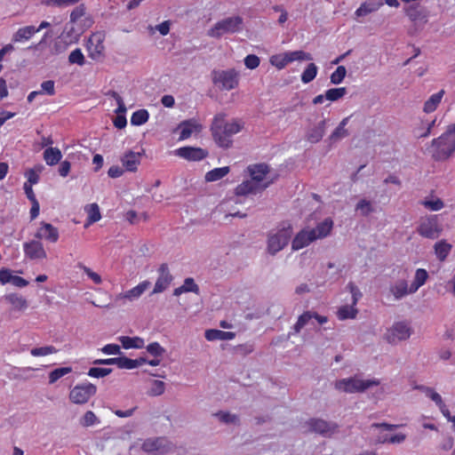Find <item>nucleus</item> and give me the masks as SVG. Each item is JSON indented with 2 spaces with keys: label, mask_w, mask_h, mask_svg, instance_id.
Masks as SVG:
<instances>
[{
  "label": "nucleus",
  "mask_w": 455,
  "mask_h": 455,
  "mask_svg": "<svg viewBox=\"0 0 455 455\" xmlns=\"http://www.w3.org/2000/svg\"><path fill=\"white\" fill-rule=\"evenodd\" d=\"M225 115L218 114L213 118L211 131L214 141L223 148H228L232 146V136L238 133L243 126L240 123L234 121L232 123H225Z\"/></svg>",
  "instance_id": "obj_1"
},
{
  "label": "nucleus",
  "mask_w": 455,
  "mask_h": 455,
  "mask_svg": "<svg viewBox=\"0 0 455 455\" xmlns=\"http://www.w3.org/2000/svg\"><path fill=\"white\" fill-rule=\"evenodd\" d=\"M243 28V19L241 16H232L219 20L209 29L208 36L220 38L225 34H235Z\"/></svg>",
  "instance_id": "obj_2"
},
{
  "label": "nucleus",
  "mask_w": 455,
  "mask_h": 455,
  "mask_svg": "<svg viewBox=\"0 0 455 455\" xmlns=\"http://www.w3.org/2000/svg\"><path fill=\"white\" fill-rule=\"evenodd\" d=\"M379 385V381L377 379L363 380L355 377H351L337 380L335 382V388L345 393H361L373 386Z\"/></svg>",
  "instance_id": "obj_3"
},
{
  "label": "nucleus",
  "mask_w": 455,
  "mask_h": 455,
  "mask_svg": "<svg viewBox=\"0 0 455 455\" xmlns=\"http://www.w3.org/2000/svg\"><path fill=\"white\" fill-rule=\"evenodd\" d=\"M211 76L212 83L220 90L230 91L238 85V73L234 68L227 70L214 69Z\"/></svg>",
  "instance_id": "obj_4"
},
{
  "label": "nucleus",
  "mask_w": 455,
  "mask_h": 455,
  "mask_svg": "<svg viewBox=\"0 0 455 455\" xmlns=\"http://www.w3.org/2000/svg\"><path fill=\"white\" fill-rule=\"evenodd\" d=\"M417 232L423 237L436 239L443 232V226L439 222L438 215H429L422 218Z\"/></svg>",
  "instance_id": "obj_5"
},
{
  "label": "nucleus",
  "mask_w": 455,
  "mask_h": 455,
  "mask_svg": "<svg viewBox=\"0 0 455 455\" xmlns=\"http://www.w3.org/2000/svg\"><path fill=\"white\" fill-rule=\"evenodd\" d=\"M150 282L144 281L140 283H139L137 286L133 287L132 289L125 291L121 292L117 294L113 303H108V305H98L99 307H106V308H113L116 307H119L121 305H124L125 303V300L133 301L137 299H139L145 291L149 287Z\"/></svg>",
  "instance_id": "obj_6"
},
{
  "label": "nucleus",
  "mask_w": 455,
  "mask_h": 455,
  "mask_svg": "<svg viewBox=\"0 0 455 455\" xmlns=\"http://www.w3.org/2000/svg\"><path fill=\"white\" fill-rule=\"evenodd\" d=\"M292 235V228L289 225L286 228H283L278 230L275 234L270 235L267 241V250L272 255H275L281 250H283L289 243Z\"/></svg>",
  "instance_id": "obj_7"
},
{
  "label": "nucleus",
  "mask_w": 455,
  "mask_h": 455,
  "mask_svg": "<svg viewBox=\"0 0 455 455\" xmlns=\"http://www.w3.org/2000/svg\"><path fill=\"white\" fill-rule=\"evenodd\" d=\"M97 392V387L92 383H84L75 386L69 392V400L75 404H84Z\"/></svg>",
  "instance_id": "obj_8"
},
{
  "label": "nucleus",
  "mask_w": 455,
  "mask_h": 455,
  "mask_svg": "<svg viewBox=\"0 0 455 455\" xmlns=\"http://www.w3.org/2000/svg\"><path fill=\"white\" fill-rule=\"evenodd\" d=\"M307 425L311 432L324 437H331L339 431V425L336 422L327 421L323 419H310Z\"/></svg>",
  "instance_id": "obj_9"
},
{
  "label": "nucleus",
  "mask_w": 455,
  "mask_h": 455,
  "mask_svg": "<svg viewBox=\"0 0 455 455\" xmlns=\"http://www.w3.org/2000/svg\"><path fill=\"white\" fill-rule=\"evenodd\" d=\"M141 449L149 455H164L171 451V443L164 437L148 438Z\"/></svg>",
  "instance_id": "obj_10"
},
{
  "label": "nucleus",
  "mask_w": 455,
  "mask_h": 455,
  "mask_svg": "<svg viewBox=\"0 0 455 455\" xmlns=\"http://www.w3.org/2000/svg\"><path fill=\"white\" fill-rule=\"evenodd\" d=\"M411 335V329L404 322L395 323L386 333V339L390 344L405 340Z\"/></svg>",
  "instance_id": "obj_11"
},
{
  "label": "nucleus",
  "mask_w": 455,
  "mask_h": 455,
  "mask_svg": "<svg viewBox=\"0 0 455 455\" xmlns=\"http://www.w3.org/2000/svg\"><path fill=\"white\" fill-rule=\"evenodd\" d=\"M273 182V180L266 181L265 183H257L251 180H247L235 188V194L238 196H247L250 194L256 195L263 192Z\"/></svg>",
  "instance_id": "obj_12"
},
{
  "label": "nucleus",
  "mask_w": 455,
  "mask_h": 455,
  "mask_svg": "<svg viewBox=\"0 0 455 455\" xmlns=\"http://www.w3.org/2000/svg\"><path fill=\"white\" fill-rule=\"evenodd\" d=\"M175 154L188 161H200L208 156V151L202 148L182 147L175 151Z\"/></svg>",
  "instance_id": "obj_13"
},
{
  "label": "nucleus",
  "mask_w": 455,
  "mask_h": 455,
  "mask_svg": "<svg viewBox=\"0 0 455 455\" xmlns=\"http://www.w3.org/2000/svg\"><path fill=\"white\" fill-rule=\"evenodd\" d=\"M159 276L156 282L152 293H159L167 289L172 283L173 277L169 271L168 265L163 263L158 268Z\"/></svg>",
  "instance_id": "obj_14"
},
{
  "label": "nucleus",
  "mask_w": 455,
  "mask_h": 455,
  "mask_svg": "<svg viewBox=\"0 0 455 455\" xmlns=\"http://www.w3.org/2000/svg\"><path fill=\"white\" fill-rule=\"evenodd\" d=\"M89 57L94 60H99L103 57L104 45L103 37L100 34H93L88 40Z\"/></svg>",
  "instance_id": "obj_15"
},
{
  "label": "nucleus",
  "mask_w": 455,
  "mask_h": 455,
  "mask_svg": "<svg viewBox=\"0 0 455 455\" xmlns=\"http://www.w3.org/2000/svg\"><path fill=\"white\" fill-rule=\"evenodd\" d=\"M25 255L30 259H42L47 257L43 243L37 240H32L23 244Z\"/></svg>",
  "instance_id": "obj_16"
},
{
  "label": "nucleus",
  "mask_w": 455,
  "mask_h": 455,
  "mask_svg": "<svg viewBox=\"0 0 455 455\" xmlns=\"http://www.w3.org/2000/svg\"><path fill=\"white\" fill-rule=\"evenodd\" d=\"M406 15L415 25H424L427 22V11L419 4H411L405 10Z\"/></svg>",
  "instance_id": "obj_17"
},
{
  "label": "nucleus",
  "mask_w": 455,
  "mask_h": 455,
  "mask_svg": "<svg viewBox=\"0 0 455 455\" xmlns=\"http://www.w3.org/2000/svg\"><path fill=\"white\" fill-rule=\"evenodd\" d=\"M59 230L57 228L50 223L42 221L41 227L35 234V237L37 239H44L50 243H56L59 240Z\"/></svg>",
  "instance_id": "obj_18"
},
{
  "label": "nucleus",
  "mask_w": 455,
  "mask_h": 455,
  "mask_svg": "<svg viewBox=\"0 0 455 455\" xmlns=\"http://www.w3.org/2000/svg\"><path fill=\"white\" fill-rule=\"evenodd\" d=\"M315 240V232L307 229H302L299 231L292 240L291 249L293 251L300 250L306 246H307L310 243Z\"/></svg>",
  "instance_id": "obj_19"
},
{
  "label": "nucleus",
  "mask_w": 455,
  "mask_h": 455,
  "mask_svg": "<svg viewBox=\"0 0 455 455\" xmlns=\"http://www.w3.org/2000/svg\"><path fill=\"white\" fill-rule=\"evenodd\" d=\"M178 129H180V135L179 140H183L189 138L193 132H201L203 126L196 120L191 118L182 121L179 124Z\"/></svg>",
  "instance_id": "obj_20"
},
{
  "label": "nucleus",
  "mask_w": 455,
  "mask_h": 455,
  "mask_svg": "<svg viewBox=\"0 0 455 455\" xmlns=\"http://www.w3.org/2000/svg\"><path fill=\"white\" fill-rule=\"evenodd\" d=\"M251 180L257 183H264L267 173L269 172V166L267 164H256L247 167Z\"/></svg>",
  "instance_id": "obj_21"
},
{
  "label": "nucleus",
  "mask_w": 455,
  "mask_h": 455,
  "mask_svg": "<svg viewBox=\"0 0 455 455\" xmlns=\"http://www.w3.org/2000/svg\"><path fill=\"white\" fill-rule=\"evenodd\" d=\"M140 153H136L133 152L132 150H129L121 157V162L126 171L136 172L138 165L140 163Z\"/></svg>",
  "instance_id": "obj_22"
},
{
  "label": "nucleus",
  "mask_w": 455,
  "mask_h": 455,
  "mask_svg": "<svg viewBox=\"0 0 455 455\" xmlns=\"http://www.w3.org/2000/svg\"><path fill=\"white\" fill-rule=\"evenodd\" d=\"M327 120L320 121L315 126L310 128L306 135V139L310 143L319 142L325 133Z\"/></svg>",
  "instance_id": "obj_23"
},
{
  "label": "nucleus",
  "mask_w": 455,
  "mask_h": 455,
  "mask_svg": "<svg viewBox=\"0 0 455 455\" xmlns=\"http://www.w3.org/2000/svg\"><path fill=\"white\" fill-rule=\"evenodd\" d=\"M384 4L382 0H367L363 2L360 7L355 11V14L357 17L366 16L373 12H376Z\"/></svg>",
  "instance_id": "obj_24"
},
{
  "label": "nucleus",
  "mask_w": 455,
  "mask_h": 455,
  "mask_svg": "<svg viewBox=\"0 0 455 455\" xmlns=\"http://www.w3.org/2000/svg\"><path fill=\"white\" fill-rule=\"evenodd\" d=\"M235 336V332L224 331L216 329H210L205 331L204 337L207 340H229L234 339Z\"/></svg>",
  "instance_id": "obj_25"
},
{
  "label": "nucleus",
  "mask_w": 455,
  "mask_h": 455,
  "mask_svg": "<svg viewBox=\"0 0 455 455\" xmlns=\"http://www.w3.org/2000/svg\"><path fill=\"white\" fill-rule=\"evenodd\" d=\"M38 32V29H36L35 26H26L19 28L12 36V42L18 43L22 41H27L31 38L36 33Z\"/></svg>",
  "instance_id": "obj_26"
},
{
  "label": "nucleus",
  "mask_w": 455,
  "mask_h": 455,
  "mask_svg": "<svg viewBox=\"0 0 455 455\" xmlns=\"http://www.w3.org/2000/svg\"><path fill=\"white\" fill-rule=\"evenodd\" d=\"M4 299L9 302L16 310H25L28 307L27 299L18 293L6 294Z\"/></svg>",
  "instance_id": "obj_27"
},
{
  "label": "nucleus",
  "mask_w": 455,
  "mask_h": 455,
  "mask_svg": "<svg viewBox=\"0 0 455 455\" xmlns=\"http://www.w3.org/2000/svg\"><path fill=\"white\" fill-rule=\"evenodd\" d=\"M452 249V245L447 243L446 240H441L434 245V250L436 258L440 261H444Z\"/></svg>",
  "instance_id": "obj_28"
},
{
  "label": "nucleus",
  "mask_w": 455,
  "mask_h": 455,
  "mask_svg": "<svg viewBox=\"0 0 455 455\" xmlns=\"http://www.w3.org/2000/svg\"><path fill=\"white\" fill-rule=\"evenodd\" d=\"M333 227V221L327 218L323 221L320 222L315 228L311 229L315 232V240L326 237L331 231Z\"/></svg>",
  "instance_id": "obj_29"
},
{
  "label": "nucleus",
  "mask_w": 455,
  "mask_h": 455,
  "mask_svg": "<svg viewBox=\"0 0 455 455\" xmlns=\"http://www.w3.org/2000/svg\"><path fill=\"white\" fill-rule=\"evenodd\" d=\"M118 339L125 349L142 348L145 345L144 339L140 337L121 336Z\"/></svg>",
  "instance_id": "obj_30"
},
{
  "label": "nucleus",
  "mask_w": 455,
  "mask_h": 455,
  "mask_svg": "<svg viewBox=\"0 0 455 455\" xmlns=\"http://www.w3.org/2000/svg\"><path fill=\"white\" fill-rule=\"evenodd\" d=\"M445 92L444 90H441L437 93L433 94L424 104L423 111L425 113H432L434 112L438 105L440 104Z\"/></svg>",
  "instance_id": "obj_31"
},
{
  "label": "nucleus",
  "mask_w": 455,
  "mask_h": 455,
  "mask_svg": "<svg viewBox=\"0 0 455 455\" xmlns=\"http://www.w3.org/2000/svg\"><path fill=\"white\" fill-rule=\"evenodd\" d=\"M62 157L61 152L58 148H48L44 152V159L48 165L57 164Z\"/></svg>",
  "instance_id": "obj_32"
},
{
  "label": "nucleus",
  "mask_w": 455,
  "mask_h": 455,
  "mask_svg": "<svg viewBox=\"0 0 455 455\" xmlns=\"http://www.w3.org/2000/svg\"><path fill=\"white\" fill-rule=\"evenodd\" d=\"M230 172L228 166L215 168L205 174V180L207 182L217 181L225 177Z\"/></svg>",
  "instance_id": "obj_33"
},
{
  "label": "nucleus",
  "mask_w": 455,
  "mask_h": 455,
  "mask_svg": "<svg viewBox=\"0 0 455 455\" xmlns=\"http://www.w3.org/2000/svg\"><path fill=\"white\" fill-rule=\"evenodd\" d=\"M214 417L218 418L219 420L225 424H233L239 426L240 425V419L239 416L236 414H232L228 411H220L213 414Z\"/></svg>",
  "instance_id": "obj_34"
},
{
  "label": "nucleus",
  "mask_w": 455,
  "mask_h": 455,
  "mask_svg": "<svg viewBox=\"0 0 455 455\" xmlns=\"http://www.w3.org/2000/svg\"><path fill=\"white\" fill-rule=\"evenodd\" d=\"M391 292L395 296L396 299H400L403 297L409 294L408 291V284L405 280H399L397 281L391 288Z\"/></svg>",
  "instance_id": "obj_35"
},
{
  "label": "nucleus",
  "mask_w": 455,
  "mask_h": 455,
  "mask_svg": "<svg viewBox=\"0 0 455 455\" xmlns=\"http://www.w3.org/2000/svg\"><path fill=\"white\" fill-rule=\"evenodd\" d=\"M85 211L88 214L87 225L97 222L100 220L101 214L100 212L99 205L97 204H91L85 207Z\"/></svg>",
  "instance_id": "obj_36"
},
{
  "label": "nucleus",
  "mask_w": 455,
  "mask_h": 455,
  "mask_svg": "<svg viewBox=\"0 0 455 455\" xmlns=\"http://www.w3.org/2000/svg\"><path fill=\"white\" fill-rule=\"evenodd\" d=\"M149 114L146 109H139L135 111L131 117V124L132 125H142L148 122Z\"/></svg>",
  "instance_id": "obj_37"
},
{
  "label": "nucleus",
  "mask_w": 455,
  "mask_h": 455,
  "mask_svg": "<svg viewBox=\"0 0 455 455\" xmlns=\"http://www.w3.org/2000/svg\"><path fill=\"white\" fill-rule=\"evenodd\" d=\"M347 88L345 87L331 88L325 92L324 97L327 100L336 101L343 98L347 94Z\"/></svg>",
  "instance_id": "obj_38"
},
{
  "label": "nucleus",
  "mask_w": 455,
  "mask_h": 455,
  "mask_svg": "<svg viewBox=\"0 0 455 455\" xmlns=\"http://www.w3.org/2000/svg\"><path fill=\"white\" fill-rule=\"evenodd\" d=\"M317 74V67L315 63H309L301 75V81L308 84L313 81Z\"/></svg>",
  "instance_id": "obj_39"
},
{
  "label": "nucleus",
  "mask_w": 455,
  "mask_h": 455,
  "mask_svg": "<svg viewBox=\"0 0 455 455\" xmlns=\"http://www.w3.org/2000/svg\"><path fill=\"white\" fill-rule=\"evenodd\" d=\"M357 312V309L352 305L343 306L338 310V317L340 320H345L348 318L354 319L355 318Z\"/></svg>",
  "instance_id": "obj_40"
},
{
  "label": "nucleus",
  "mask_w": 455,
  "mask_h": 455,
  "mask_svg": "<svg viewBox=\"0 0 455 455\" xmlns=\"http://www.w3.org/2000/svg\"><path fill=\"white\" fill-rule=\"evenodd\" d=\"M355 211H359L362 216L367 217L368 215L374 212V209L370 201L366 199H362L356 204Z\"/></svg>",
  "instance_id": "obj_41"
},
{
  "label": "nucleus",
  "mask_w": 455,
  "mask_h": 455,
  "mask_svg": "<svg viewBox=\"0 0 455 455\" xmlns=\"http://www.w3.org/2000/svg\"><path fill=\"white\" fill-rule=\"evenodd\" d=\"M71 371H72L71 367H60V368L54 369L49 374V383L53 384L58 379H60L66 374L70 373Z\"/></svg>",
  "instance_id": "obj_42"
},
{
  "label": "nucleus",
  "mask_w": 455,
  "mask_h": 455,
  "mask_svg": "<svg viewBox=\"0 0 455 455\" xmlns=\"http://www.w3.org/2000/svg\"><path fill=\"white\" fill-rule=\"evenodd\" d=\"M312 318V311H306L300 315L298 318L297 323L293 326L295 333H299L301 329L309 323Z\"/></svg>",
  "instance_id": "obj_43"
},
{
  "label": "nucleus",
  "mask_w": 455,
  "mask_h": 455,
  "mask_svg": "<svg viewBox=\"0 0 455 455\" xmlns=\"http://www.w3.org/2000/svg\"><path fill=\"white\" fill-rule=\"evenodd\" d=\"M347 75V69L344 66H339L331 75L330 81L332 84H339L343 82Z\"/></svg>",
  "instance_id": "obj_44"
},
{
  "label": "nucleus",
  "mask_w": 455,
  "mask_h": 455,
  "mask_svg": "<svg viewBox=\"0 0 455 455\" xmlns=\"http://www.w3.org/2000/svg\"><path fill=\"white\" fill-rule=\"evenodd\" d=\"M112 371L111 368L92 367L89 369L87 375L92 378L100 379L109 375Z\"/></svg>",
  "instance_id": "obj_45"
},
{
  "label": "nucleus",
  "mask_w": 455,
  "mask_h": 455,
  "mask_svg": "<svg viewBox=\"0 0 455 455\" xmlns=\"http://www.w3.org/2000/svg\"><path fill=\"white\" fill-rule=\"evenodd\" d=\"M285 54L288 58L289 62H291L293 60H312L311 54L305 52L303 51H294V52H286Z\"/></svg>",
  "instance_id": "obj_46"
},
{
  "label": "nucleus",
  "mask_w": 455,
  "mask_h": 455,
  "mask_svg": "<svg viewBox=\"0 0 455 455\" xmlns=\"http://www.w3.org/2000/svg\"><path fill=\"white\" fill-rule=\"evenodd\" d=\"M68 61L70 64H77L79 66L84 65L85 59L81 49L76 48L72 51L68 56Z\"/></svg>",
  "instance_id": "obj_47"
},
{
  "label": "nucleus",
  "mask_w": 455,
  "mask_h": 455,
  "mask_svg": "<svg viewBox=\"0 0 455 455\" xmlns=\"http://www.w3.org/2000/svg\"><path fill=\"white\" fill-rule=\"evenodd\" d=\"M58 350L53 346H45L40 347H34L30 350L33 356H44L47 355L54 354Z\"/></svg>",
  "instance_id": "obj_48"
},
{
  "label": "nucleus",
  "mask_w": 455,
  "mask_h": 455,
  "mask_svg": "<svg viewBox=\"0 0 455 455\" xmlns=\"http://www.w3.org/2000/svg\"><path fill=\"white\" fill-rule=\"evenodd\" d=\"M99 422V419L92 411H87L80 419V424L84 427H91Z\"/></svg>",
  "instance_id": "obj_49"
},
{
  "label": "nucleus",
  "mask_w": 455,
  "mask_h": 455,
  "mask_svg": "<svg viewBox=\"0 0 455 455\" xmlns=\"http://www.w3.org/2000/svg\"><path fill=\"white\" fill-rule=\"evenodd\" d=\"M349 135L348 131L346 128H342V126H337L336 129L330 135L329 140L331 142H337L343 138H346Z\"/></svg>",
  "instance_id": "obj_50"
},
{
  "label": "nucleus",
  "mask_w": 455,
  "mask_h": 455,
  "mask_svg": "<svg viewBox=\"0 0 455 455\" xmlns=\"http://www.w3.org/2000/svg\"><path fill=\"white\" fill-rule=\"evenodd\" d=\"M347 289L350 291L352 295L351 305L355 307L358 300L362 298L363 294L360 291L359 288L353 282L348 283V284L347 285Z\"/></svg>",
  "instance_id": "obj_51"
},
{
  "label": "nucleus",
  "mask_w": 455,
  "mask_h": 455,
  "mask_svg": "<svg viewBox=\"0 0 455 455\" xmlns=\"http://www.w3.org/2000/svg\"><path fill=\"white\" fill-rule=\"evenodd\" d=\"M421 204L431 211H439L444 206L443 202L440 198H436L435 200L426 199L421 202Z\"/></svg>",
  "instance_id": "obj_52"
},
{
  "label": "nucleus",
  "mask_w": 455,
  "mask_h": 455,
  "mask_svg": "<svg viewBox=\"0 0 455 455\" xmlns=\"http://www.w3.org/2000/svg\"><path fill=\"white\" fill-rule=\"evenodd\" d=\"M147 351L155 357L162 356L165 353V349L158 342L148 344Z\"/></svg>",
  "instance_id": "obj_53"
},
{
  "label": "nucleus",
  "mask_w": 455,
  "mask_h": 455,
  "mask_svg": "<svg viewBox=\"0 0 455 455\" xmlns=\"http://www.w3.org/2000/svg\"><path fill=\"white\" fill-rule=\"evenodd\" d=\"M136 362L134 359L128 358L126 356L118 357L117 367L120 369H134L136 368Z\"/></svg>",
  "instance_id": "obj_54"
},
{
  "label": "nucleus",
  "mask_w": 455,
  "mask_h": 455,
  "mask_svg": "<svg viewBox=\"0 0 455 455\" xmlns=\"http://www.w3.org/2000/svg\"><path fill=\"white\" fill-rule=\"evenodd\" d=\"M36 168V170L30 169L27 173L28 182L29 183L28 185L32 186V185L36 184L39 181V175H38L37 172H41L44 167L42 165H39Z\"/></svg>",
  "instance_id": "obj_55"
},
{
  "label": "nucleus",
  "mask_w": 455,
  "mask_h": 455,
  "mask_svg": "<svg viewBox=\"0 0 455 455\" xmlns=\"http://www.w3.org/2000/svg\"><path fill=\"white\" fill-rule=\"evenodd\" d=\"M260 62L259 58L254 54H249L244 59V65L249 69H254L259 67Z\"/></svg>",
  "instance_id": "obj_56"
},
{
  "label": "nucleus",
  "mask_w": 455,
  "mask_h": 455,
  "mask_svg": "<svg viewBox=\"0 0 455 455\" xmlns=\"http://www.w3.org/2000/svg\"><path fill=\"white\" fill-rule=\"evenodd\" d=\"M181 286L188 289L186 290L187 292H194L196 294H199V286L195 283V280L192 277L186 278L184 280V283Z\"/></svg>",
  "instance_id": "obj_57"
},
{
  "label": "nucleus",
  "mask_w": 455,
  "mask_h": 455,
  "mask_svg": "<svg viewBox=\"0 0 455 455\" xmlns=\"http://www.w3.org/2000/svg\"><path fill=\"white\" fill-rule=\"evenodd\" d=\"M85 14V6L84 4L76 7L70 13V21L75 23L78 19Z\"/></svg>",
  "instance_id": "obj_58"
},
{
  "label": "nucleus",
  "mask_w": 455,
  "mask_h": 455,
  "mask_svg": "<svg viewBox=\"0 0 455 455\" xmlns=\"http://www.w3.org/2000/svg\"><path fill=\"white\" fill-rule=\"evenodd\" d=\"M164 382L161 380H154L153 387H151L149 394L154 396L162 395L164 392Z\"/></svg>",
  "instance_id": "obj_59"
},
{
  "label": "nucleus",
  "mask_w": 455,
  "mask_h": 455,
  "mask_svg": "<svg viewBox=\"0 0 455 455\" xmlns=\"http://www.w3.org/2000/svg\"><path fill=\"white\" fill-rule=\"evenodd\" d=\"M271 63L272 65L275 66L277 68L281 69L283 68L288 63V58L286 54L283 56H273L271 58Z\"/></svg>",
  "instance_id": "obj_60"
},
{
  "label": "nucleus",
  "mask_w": 455,
  "mask_h": 455,
  "mask_svg": "<svg viewBox=\"0 0 455 455\" xmlns=\"http://www.w3.org/2000/svg\"><path fill=\"white\" fill-rule=\"evenodd\" d=\"M80 267L84 270V272L90 277L94 283L100 284L102 282L100 275L95 272H93L90 267L80 265Z\"/></svg>",
  "instance_id": "obj_61"
},
{
  "label": "nucleus",
  "mask_w": 455,
  "mask_h": 455,
  "mask_svg": "<svg viewBox=\"0 0 455 455\" xmlns=\"http://www.w3.org/2000/svg\"><path fill=\"white\" fill-rule=\"evenodd\" d=\"M427 278H428V274L425 269L418 268L416 270L414 280L417 282V283H419L422 286L426 283Z\"/></svg>",
  "instance_id": "obj_62"
},
{
  "label": "nucleus",
  "mask_w": 455,
  "mask_h": 455,
  "mask_svg": "<svg viewBox=\"0 0 455 455\" xmlns=\"http://www.w3.org/2000/svg\"><path fill=\"white\" fill-rule=\"evenodd\" d=\"M100 350L105 355H120L121 354V348L116 344H108V345L104 346Z\"/></svg>",
  "instance_id": "obj_63"
},
{
  "label": "nucleus",
  "mask_w": 455,
  "mask_h": 455,
  "mask_svg": "<svg viewBox=\"0 0 455 455\" xmlns=\"http://www.w3.org/2000/svg\"><path fill=\"white\" fill-rule=\"evenodd\" d=\"M42 92H45L46 94L52 96L55 94L54 89V81L47 80L41 84Z\"/></svg>",
  "instance_id": "obj_64"
}]
</instances>
